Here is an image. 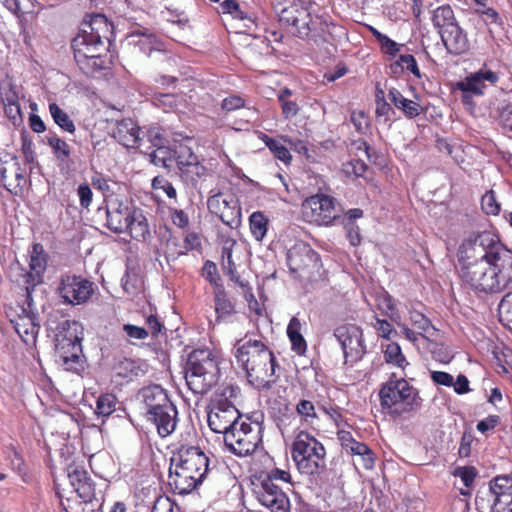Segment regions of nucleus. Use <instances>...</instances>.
Returning <instances> with one entry per match:
<instances>
[{
    "label": "nucleus",
    "instance_id": "obj_1",
    "mask_svg": "<svg viewBox=\"0 0 512 512\" xmlns=\"http://www.w3.org/2000/svg\"><path fill=\"white\" fill-rule=\"evenodd\" d=\"M459 276L471 289L499 293L512 283V251L490 231L471 232L457 251Z\"/></svg>",
    "mask_w": 512,
    "mask_h": 512
},
{
    "label": "nucleus",
    "instance_id": "obj_2",
    "mask_svg": "<svg viewBox=\"0 0 512 512\" xmlns=\"http://www.w3.org/2000/svg\"><path fill=\"white\" fill-rule=\"evenodd\" d=\"M113 26L104 15L97 14L84 23L71 47L78 66L85 73H93L105 67L102 54L107 51L105 42H110Z\"/></svg>",
    "mask_w": 512,
    "mask_h": 512
},
{
    "label": "nucleus",
    "instance_id": "obj_3",
    "mask_svg": "<svg viewBox=\"0 0 512 512\" xmlns=\"http://www.w3.org/2000/svg\"><path fill=\"white\" fill-rule=\"evenodd\" d=\"M67 477L76 496H64L56 485V495L64 512H94L101 508L103 491L83 466L70 464Z\"/></svg>",
    "mask_w": 512,
    "mask_h": 512
},
{
    "label": "nucleus",
    "instance_id": "obj_4",
    "mask_svg": "<svg viewBox=\"0 0 512 512\" xmlns=\"http://www.w3.org/2000/svg\"><path fill=\"white\" fill-rule=\"evenodd\" d=\"M209 473V459L195 446H182L173 455L169 468V484L179 494L193 491Z\"/></svg>",
    "mask_w": 512,
    "mask_h": 512
},
{
    "label": "nucleus",
    "instance_id": "obj_5",
    "mask_svg": "<svg viewBox=\"0 0 512 512\" xmlns=\"http://www.w3.org/2000/svg\"><path fill=\"white\" fill-rule=\"evenodd\" d=\"M235 357L245 370L250 384L256 387L269 386L276 381L274 354L259 340H248L236 349Z\"/></svg>",
    "mask_w": 512,
    "mask_h": 512
},
{
    "label": "nucleus",
    "instance_id": "obj_6",
    "mask_svg": "<svg viewBox=\"0 0 512 512\" xmlns=\"http://www.w3.org/2000/svg\"><path fill=\"white\" fill-rule=\"evenodd\" d=\"M184 370L186 384L195 394L207 393L219 379L218 362L208 349L193 350Z\"/></svg>",
    "mask_w": 512,
    "mask_h": 512
},
{
    "label": "nucleus",
    "instance_id": "obj_7",
    "mask_svg": "<svg viewBox=\"0 0 512 512\" xmlns=\"http://www.w3.org/2000/svg\"><path fill=\"white\" fill-rule=\"evenodd\" d=\"M326 451L321 442L300 431L292 445V458L301 474L318 476L326 470Z\"/></svg>",
    "mask_w": 512,
    "mask_h": 512
},
{
    "label": "nucleus",
    "instance_id": "obj_8",
    "mask_svg": "<svg viewBox=\"0 0 512 512\" xmlns=\"http://www.w3.org/2000/svg\"><path fill=\"white\" fill-rule=\"evenodd\" d=\"M383 409H387L391 415L399 416L418 409L422 399L418 391L404 378L390 379L379 392Z\"/></svg>",
    "mask_w": 512,
    "mask_h": 512
},
{
    "label": "nucleus",
    "instance_id": "obj_9",
    "mask_svg": "<svg viewBox=\"0 0 512 512\" xmlns=\"http://www.w3.org/2000/svg\"><path fill=\"white\" fill-rule=\"evenodd\" d=\"M29 257V270H26L16 261L11 264L9 271L11 280L25 289L28 300L34 288L44 281L43 275L47 267V254L44 252L43 246L36 243L32 246Z\"/></svg>",
    "mask_w": 512,
    "mask_h": 512
},
{
    "label": "nucleus",
    "instance_id": "obj_10",
    "mask_svg": "<svg viewBox=\"0 0 512 512\" xmlns=\"http://www.w3.org/2000/svg\"><path fill=\"white\" fill-rule=\"evenodd\" d=\"M512 501V475H498L481 486L476 493L475 505L479 512H487L494 506Z\"/></svg>",
    "mask_w": 512,
    "mask_h": 512
},
{
    "label": "nucleus",
    "instance_id": "obj_11",
    "mask_svg": "<svg viewBox=\"0 0 512 512\" xmlns=\"http://www.w3.org/2000/svg\"><path fill=\"white\" fill-rule=\"evenodd\" d=\"M260 434L261 426L259 423L242 420L235 429L228 431L224 443L232 453L244 457L252 454L261 443Z\"/></svg>",
    "mask_w": 512,
    "mask_h": 512
},
{
    "label": "nucleus",
    "instance_id": "obj_12",
    "mask_svg": "<svg viewBox=\"0 0 512 512\" xmlns=\"http://www.w3.org/2000/svg\"><path fill=\"white\" fill-rule=\"evenodd\" d=\"M76 322L64 320L57 327L58 332L55 335L56 353L63 362V365L68 371H75L80 366V355L82 347L80 339L77 335L69 333L71 325L76 326Z\"/></svg>",
    "mask_w": 512,
    "mask_h": 512
},
{
    "label": "nucleus",
    "instance_id": "obj_13",
    "mask_svg": "<svg viewBox=\"0 0 512 512\" xmlns=\"http://www.w3.org/2000/svg\"><path fill=\"white\" fill-rule=\"evenodd\" d=\"M303 214L317 225H329L340 215L336 200L322 193L307 198L302 204Z\"/></svg>",
    "mask_w": 512,
    "mask_h": 512
},
{
    "label": "nucleus",
    "instance_id": "obj_14",
    "mask_svg": "<svg viewBox=\"0 0 512 512\" xmlns=\"http://www.w3.org/2000/svg\"><path fill=\"white\" fill-rule=\"evenodd\" d=\"M334 336L340 343L346 363H356L366 353L362 329L353 324L339 326Z\"/></svg>",
    "mask_w": 512,
    "mask_h": 512
},
{
    "label": "nucleus",
    "instance_id": "obj_15",
    "mask_svg": "<svg viewBox=\"0 0 512 512\" xmlns=\"http://www.w3.org/2000/svg\"><path fill=\"white\" fill-rule=\"evenodd\" d=\"M208 210L220 218L230 228H237L241 224V208L237 198L232 194L218 192L207 200Z\"/></svg>",
    "mask_w": 512,
    "mask_h": 512
},
{
    "label": "nucleus",
    "instance_id": "obj_16",
    "mask_svg": "<svg viewBox=\"0 0 512 512\" xmlns=\"http://www.w3.org/2000/svg\"><path fill=\"white\" fill-rule=\"evenodd\" d=\"M58 292L64 303L82 304L92 296L93 283L81 276L64 275L61 277Z\"/></svg>",
    "mask_w": 512,
    "mask_h": 512
},
{
    "label": "nucleus",
    "instance_id": "obj_17",
    "mask_svg": "<svg viewBox=\"0 0 512 512\" xmlns=\"http://www.w3.org/2000/svg\"><path fill=\"white\" fill-rule=\"evenodd\" d=\"M240 418V413L235 405L224 399L218 401L208 413V425L213 432L221 433L225 438L228 431L235 429L239 424Z\"/></svg>",
    "mask_w": 512,
    "mask_h": 512
},
{
    "label": "nucleus",
    "instance_id": "obj_18",
    "mask_svg": "<svg viewBox=\"0 0 512 512\" xmlns=\"http://www.w3.org/2000/svg\"><path fill=\"white\" fill-rule=\"evenodd\" d=\"M256 498L270 512H290V500L284 486L270 481H260L255 490Z\"/></svg>",
    "mask_w": 512,
    "mask_h": 512
},
{
    "label": "nucleus",
    "instance_id": "obj_19",
    "mask_svg": "<svg viewBox=\"0 0 512 512\" xmlns=\"http://www.w3.org/2000/svg\"><path fill=\"white\" fill-rule=\"evenodd\" d=\"M280 23L294 28L292 33L299 38L309 36L311 15L303 1L298 0L284 7L278 14Z\"/></svg>",
    "mask_w": 512,
    "mask_h": 512
},
{
    "label": "nucleus",
    "instance_id": "obj_20",
    "mask_svg": "<svg viewBox=\"0 0 512 512\" xmlns=\"http://www.w3.org/2000/svg\"><path fill=\"white\" fill-rule=\"evenodd\" d=\"M498 75L490 70H480L470 76H467L464 80L456 83V88L462 92V102L464 104H472L474 96H481L486 88L485 81L492 84L496 83Z\"/></svg>",
    "mask_w": 512,
    "mask_h": 512
},
{
    "label": "nucleus",
    "instance_id": "obj_21",
    "mask_svg": "<svg viewBox=\"0 0 512 512\" xmlns=\"http://www.w3.org/2000/svg\"><path fill=\"white\" fill-rule=\"evenodd\" d=\"M177 409L176 406L170 402L162 406L159 410H155L149 414H145L148 421L152 422L157 432L161 437L170 435L177 425Z\"/></svg>",
    "mask_w": 512,
    "mask_h": 512
},
{
    "label": "nucleus",
    "instance_id": "obj_22",
    "mask_svg": "<svg viewBox=\"0 0 512 512\" xmlns=\"http://www.w3.org/2000/svg\"><path fill=\"white\" fill-rule=\"evenodd\" d=\"M132 213L133 211L129 206L117 200L110 201L105 210L107 228L115 233L127 231Z\"/></svg>",
    "mask_w": 512,
    "mask_h": 512
},
{
    "label": "nucleus",
    "instance_id": "obj_23",
    "mask_svg": "<svg viewBox=\"0 0 512 512\" xmlns=\"http://www.w3.org/2000/svg\"><path fill=\"white\" fill-rule=\"evenodd\" d=\"M139 132L138 125L132 119L127 118L116 122L112 136L124 147L136 149L141 141Z\"/></svg>",
    "mask_w": 512,
    "mask_h": 512
},
{
    "label": "nucleus",
    "instance_id": "obj_24",
    "mask_svg": "<svg viewBox=\"0 0 512 512\" xmlns=\"http://www.w3.org/2000/svg\"><path fill=\"white\" fill-rule=\"evenodd\" d=\"M440 37L449 54L461 55L470 49L467 33L459 24L451 26L447 31L441 34Z\"/></svg>",
    "mask_w": 512,
    "mask_h": 512
},
{
    "label": "nucleus",
    "instance_id": "obj_25",
    "mask_svg": "<svg viewBox=\"0 0 512 512\" xmlns=\"http://www.w3.org/2000/svg\"><path fill=\"white\" fill-rule=\"evenodd\" d=\"M317 260L318 254L304 243L294 245L287 253V264L293 273L305 269Z\"/></svg>",
    "mask_w": 512,
    "mask_h": 512
},
{
    "label": "nucleus",
    "instance_id": "obj_26",
    "mask_svg": "<svg viewBox=\"0 0 512 512\" xmlns=\"http://www.w3.org/2000/svg\"><path fill=\"white\" fill-rule=\"evenodd\" d=\"M138 397L141 399L145 406V414L159 410L162 406L172 402L169 399L166 390H164L159 385H152L142 388L138 393Z\"/></svg>",
    "mask_w": 512,
    "mask_h": 512
},
{
    "label": "nucleus",
    "instance_id": "obj_27",
    "mask_svg": "<svg viewBox=\"0 0 512 512\" xmlns=\"http://www.w3.org/2000/svg\"><path fill=\"white\" fill-rule=\"evenodd\" d=\"M11 323L23 342L29 344L35 341L39 332V324L33 314L25 313L23 309V315H18L16 319L11 320Z\"/></svg>",
    "mask_w": 512,
    "mask_h": 512
},
{
    "label": "nucleus",
    "instance_id": "obj_28",
    "mask_svg": "<svg viewBox=\"0 0 512 512\" xmlns=\"http://www.w3.org/2000/svg\"><path fill=\"white\" fill-rule=\"evenodd\" d=\"M388 98L407 118H415L423 111L420 104L405 98L396 88L389 90Z\"/></svg>",
    "mask_w": 512,
    "mask_h": 512
},
{
    "label": "nucleus",
    "instance_id": "obj_29",
    "mask_svg": "<svg viewBox=\"0 0 512 512\" xmlns=\"http://www.w3.org/2000/svg\"><path fill=\"white\" fill-rule=\"evenodd\" d=\"M434 28L441 35L451 26L458 24L454 11L449 5H443L434 10L432 15Z\"/></svg>",
    "mask_w": 512,
    "mask_h": 512
},
{
    "label": "nucleus",
    "instance_id": "obj_30",
    "mask_svg": "<svg viewBox=\"0 0 512 512\" xmlns=\"http://www.w3.org/2000/svg\"><path fill=\"white\" fill-rule=\"evenodd\" d=\"M287 335L291 342V347L298 355H304L307 349V343L301 334V322L297 317H292L288 327Z\"/></svg>",
    "mask_w": 512,
    "mask_h": 512
},
{
    "label": "nucleus",
    "instance_id": "obj_31",
    "mask_svg": "<svg viewBox=\"0 0 512 512\" xmlns=\"http://www.w3.org/2000/svg\"><path fill=\"white\" fill-rule=\"evenodd\" d=\"M127 231L135 240H146L150 236L146 217L141 212L133 211L131 218L129 219V227L127 228Z\"/></svg>",
    "mask_w": 512,
    "mask_h": 512
},
{
    "label": "nucleus",
    "instance_id": "obj_32",
    "mask_svg": "<svg viewBox=\"0 0 512 512\" xmlns=\"http://www.w3.org/2000/svg\"><path fill=\"white\" fill-rule=\"evenodd\" d=\"M122 287L129 296L138 295L143 289V279L138 269L127 266L126 272L122 277Z\"/></svg>",
    "mask_w": 512,
    "mask_h": 512
},
{
    "label": "nucleus",
    "instance_id": "obj_33",
    "mask_svg": "<svg viewBox=\"0 0 512 512\" xmlns=\"http://www.w3.org/2000/svg\"><path fill=\"white\" fill-rule=\"evenodd\" d=\"M114 370L118 376L128 379L144 374V370L140 367L138 362L128 358L119 360L115 364Z\"/></svg>",
    "mask_w": 512,
    "mask_h": 512
},
{
    "label": "nucleus",
    "instance_id": "obj_34",
    "mask_svg": "<svg viewBox=\"0 0 512 512\" xmlns=\"http://www.w3.org/2000/svg\"><path fill=\"white\" fill-rule=\"evenodd\" d=\"M410 322L419 331V334L426 339H430L436 333L431 321L420 312H410Z\"/></svg>",
    "mask_w": 512,
    "mask_h": 512
},
{
    "label": "nucleus",
    "instance_id": "obj_35",
    "mask_svg": "<svg viewBox=\"0 0 512 512\" xmlns=\"http://www.w3.org/2000/svg\"><path fill=\"white\" fill-rule=\"evenodd\" d=\"M215 311L218 318L229 316L235 312L234 304L227 298L225 290L222 286L215 289Z\"/></svg>",
    "mask_w": 512,
    "mask_h": 512
},
{
    "label": "nucleus",
    "instance_id": "obj_36",
    "mask_svg": "<svg viewBox=\"0 0 512 512\" xmlns=\"http://www.w3.org/2000/svg\"><path fill=\"white\" fill-rule=\"evenodd\" d=\"M49 112L54 122L64 131L74 133L76 130L74 122L69 115L62 110L56 103L49 104Z\"/></svg>",
    "mask_w": 512,
    "mask_h": 512
},
{
    "label": "nucleus",
    "instance_id": "obj_37",
    "mask_svg": "<svg viewBox=\"0 0 512 512\" xmlns=\"http://www.w3.org/2000/svg\"><path fill=\"white\" fill-rule=\"evenodd\" d=\"M149 157L151 163L154 165L170 169L174 161V151L166 146H158L150 153Z\"/></svg>",
    "mask_w": 512,
    "mask_h": 512
},
{
    "label": "nucleus",
    "instance_id": "obj_38",
    "mask_svg": "<svg viewBox=\"0 0 512 512\" xmlns=\"http://www.w3.org/2000/svg\"><path fill=\"white\" fill-rule=\"evenodd\" d=\"M261 140L266 144V146L277 159L283 161L284 163H288L291 160V155L288 148L279 140L273 139L266 134L262 135Z\"/></svg>",
    "mask_w": 512,
    "mask_h": 512
},
{
    "label": "nucleus",
    "instance_id": "obj_39",
    "mask_svg": "<svg viewBox=\"0 0 512 512\" xmlns=\"http://www.w3.org/2000/svg\"><path fill=\"white\" fill-rule=\"evenodd\" d=\"M384 359L386 363L396 365L402 369L408 365L405 356L402 354L400 346L395 343H389L384 349Z\"/></svg>",
    "mask_w": 512,
    "mask_h": 512
},
{
    "label": "nucleus",
    "instance_id": "obj_40",
    "mask_svg": "<svg viewBox=\"0 0 512 512\" xmlns=\"http://www.w3.org/2000/svg\"><path fill=\"white\" fill-rule=\"evenodd\" d=\"M250 230L256 240L260 241L267 232L268 219L262 212H254L249 218Z\"/></svg>",
    "mask_w": 512,
    "mask_h": 512
},
{
    "label": "nucleus",
    "instance_id": "obj_41",
    "mask_svg": "<svg viewBox=\"0 0 512 512\" xmlns=\"http://www.w3.org/2000/svg\"><path fill=\"white\" fill-rule=\"evenodd\" d=\"M133 36L140 37L136 42V46L139 47V49L147 56H150L153 51L160 50V42L153 34L137 31Z\"/></svg>",
    "mask_w": 512,
    "mask_h": 512
},
{
    "label": "nucleus",
    "instance_id": "obj_42",
    "mask_svg": "<svg viewBox=\"0 0 512 512\" xmlns=\"http://www.w3.org/2000/svg\"><path fill=\"white\" fill-rule=\"evenodd\" d=\"M118 401L114 394L106 393L99 396L95 412L103 417L110 416L116 409Z\"/></svg>",
    "mask_w": 512,
    "mask_h": 512
},
{
    "label": "nucleus",
    "instance_id": "obj_43",
    "mask_svg": "<svg viewBox=\"0 0 512 512\" xmlns=\"http://www.w3.org/2000/svg\"><path fill=\"white\" fill-rule=\"evenodd\" d=\"M181 176L192 184H196L198 179L203 177L206 173V168L200 163L199 159L186 167H181Z\"/></svg>",
    "mask_w": 512,
    "mask_h": 512
},
{
    "label": "nucleus",
    "instance_id": "obj_44",
    "mask_svg": "<svg viewBox=\"0 0 512 512\" xmlns=\"http://www.w3.org/2000/svg\"><path fill=\"white\" fill-rule=\"evenodd\" d=\"M500 321L512 331V292L507 293L498 306Z\"/></svg>",
    "mask_w": 512,
    "mask_h": 512
},
{
    "label": "nucleus",
    "instance_id": "obj_45",
    "mask_svg": "<svg viewBox=\"0 0 512 512\" xmlns=\"http://www.w3.org/2000/svg\"><path fill=\"white\" fill-rule=\"evenodd\" d=\"M48 144L52 148L56 159L62 163L67 162L70 156V147L62 139L57 136L48 138Z\"/></svg>",
    "mask_w": 512,
    "mask_h": 512
},
{
    "label": "nucleus",
    "instance_id": "obj_46",
    "mask_svg": "<svg viewBox=\"0 0 512 512\" xmlns=\"http://www.w3.org/2000/svg\"><path fill=\"white\" fill-rule=\"evenodd\" d=\"M222 256L223 258L225 256L227 258V265H225L224 268L227 269L230 280L235 282L239 287H241L244 292L250 291L251 288L249 286V283L247 281L242 280L236 272L235 265L232 261L231 251L229 249L224 248Z\"/></svg>",
    "mask_w": 512,
    "mask_h": 512
},
{
    "label": "nucleus",
    "instance_id": "obj_47",
    "mask_svg": "<svg viewBox=\"0 0 512 512\" xmlns=\"http://www.w3.org/2000/svg\"><path fill=\"white\" fill-rule=\"evenodd\" d=\"M290 479L291 476L289 472L278 468H274L267 473H263L259 477V481H270L273 483H278L279 481H282L284 483V488L288 490H290L291 485Z\"/></svg>",
    "mask_w": 512,
    "mask_h": 512
},
{
    "label": "nucleus",
    "instance_id": "obj_48",
    "mask_svg": "<svg viewBox=\"0 0 512 512\" xmlns=\"http://www.w3.org/2000/svg\"><path fill=\"white\" fill-rule=\"evenodd\" d=\"M376 300L378 309L381 310L382 313L388 316L392 321L397 322V318L399 316L395 311L392 297L387 293H383L380 294Z\"/></svg>",
    "mask_w": 512,
    "mask_h": 512
},
{
    "label": "nucleus",
    "instance_id": "obj_49",
    "mask_svg": "<svg viewBox=\"0 0 512 512\" xmlns=\"http://www.w3.org/2000/svg\"><path fill=\"white\" fill-rule=\"evenodd\" d=\"M174 158L178 168L186 167L198 159L197 155L193 153L191 148L187 146H179L178 150L174 151Z\"/></svg>",
    "mask_w": 512,
    "mask_h": 512
},
{
    "label": "nucleus",
    "instance_id": "obj_50",
    "mask_svg": "<svg viewBox=\"0 0 512 512\" xmlns=\"http://www.w3.org/2000/svg\"><path fill=\"white\" fill-rule=\"evenodd\" d=\"M482 210L488 215H497L500 211V205L496 201L493 190L487 191L481 199Z\"/></svg>",
    "mask_w": 512,
    "mask_h": 512
},
{
    "label": "nucleus",
    "instance_id": "obj_51",
    "mask_svg": "<svg viewBox=\"0 0 512 512\" xmlns=\"http://www.w3.org/2000/svg\"><path fill=\"white\" fill-rule=\"evenodd\" d=\"M477 474V470L473 466L458 467L454 471V475L459 476L466 487L472 485Z\"/></svg>",
    "mask_w": 512,
    "mask_h": 512
},
{
    "label": "nucleus",
    "instance_id": "obj_52",
    "mask_svg": "<svg viewBox=\"0 0 512 512\" xmlns=\"http://www.w3.org/2000/svg\"><path fill=\"white\" fill-rule=\"evenodd\" d=\"M21 142H22V153L25 157L26 162L33 163L35 161V152L33 148V142L28 133L23 132L21 134Z\"/></svg>",
    "mask_w": 512,
    "mask_h": 512
},
{
    "label": "nucleus",
    "instance_id": "obj_53",
    "mask_svg": "<svg viewBox=\"0 0 512 512\" xmlns=\"http://www.w3.org/2000/svg\"><path fill=\"white\" fill-rule=\"evenodd\" d=\"M245 107V100L238 95H230L223 99L221 108L226 112H231Z\"/></svg>",
    "mask_w": 512,
    "mask_h": 512
},
{
    "label": "nucleus",
    "instance_id": "obj_54",
    "mask_svg": "<svg viewBox=\"0 0 512 512\" xmlns=\"http://www.w3.org/2000/svg\"><path fill=\"white\" fill-rule=\"evenodd\" d=\"M367 164L361 159H352L346 164L345 171L348 174H353L356 177H362L367 171Z\"/></svg>",
    "mask_w": 512,
    "mask_h": 512
},
{
    "label": "nucleus",
    "instance_id": "obj_55",
    "mask_svg": "<svg viewBox=\"0 0 512 512\" xmlns=\"http://www.w3.org/2000/svg\"><path fill=\"white\" fill-rule=\"evenodd\" d=\"M202 276L211 284H217L219 276L216 264L210 260H207L202 268ZM217 286L218 285H216V287Z\"/></svg>",
    "mask_w": 512,
    "mask_h": 512
},
{
    "label": "nucleus",
    "instance_id": "obj_56",
    "mask_svg": "<svg viewBox=\"0 0 512 512\" xmlns=\"http://www.w3.org/2000/svg\"><path fill=\"white\" fill-rule=\"evenodd\" d=\"M296 411L299 415L306 418H316L315 407L311 401L301 400L297 406Z\"/></svg>",
    "mask_w": 512,
    "mask_h": 512
},
{
    "label": "nucleus",
    "instance_id": "obj_57",
    "mask_svg": "<svg viewBox=\"0 0 512 512\" xmlns=\"http://www.w3.org/2000/svg\"><path fill=\"white\" fill-rule=\"evenodd\" d=\"M431 379L435 384L450 387L454 384L453 376L443 371H431Z\"/></svg>",
    "mask_w": 512,
    "mask_h": 512
},
{
    "label": "nucleus",
    "instance_id": "obj_58",
    "mask_svg": "<svg viewBox=\"0 0 512 512\" xmlns=\"http://www.w3.org/2000/svg\"><path fill=\"white\" fill-rule=\"evenodd\" d=\"M151 512H173V502L166 496H159L154 501Z\"/></svg>",
    "mask_w": 512,
    "mask_h": 512
},
{
    "label": "nucleus",
    "instance_id": "obj_59",
    "mask_svg": "<svg viewBox=\"0 0 512 512\" xmlns=\"http://www.w3.org/2000/svg\"><path fill=\"white\" fill-rule=\"evenodd\" d=\"M77 193L80 199L82 207L88 208L92 202V190L88 184H81L77 189Z\"/></svg>",
    "mask_w": 512,
    "mask_h": 512
},
{
    "label": "nucleus",
    "instance_id": "obj_60",
    "mask_svg": "<svg viewBox=\"0 0 512 512\" xmlns=\"http://www.w3.org/2000/svg\"><path fill=\"white\" fill-rule=\"evenodd\" d=\"M123 330L126 332V334L130 338L139 339V340L145 339L149 334L148 330H146L145 328L139 327L136 325H132V324H125L123 326Z\"/></svg>",
    "mask_w": 512,
    "mask_h": 512
},
{
    "label": "nucleus",
    "instance_id": "obj_61",
    "mask_svg": "<svg viewBox=\"0 0 512 512\" xmlns=\"http://www.w3.org/2000/svg\"><path fill=\"white\" fill-rule=\"evenodd\" d=\"M500 422V417L497 415H490L487 418L481 420L477 424V430L481 433H485L489 430H493Z\"/></svg>",
    "mask_w": 512,
    "mask_h": 512
},
{
    "label": "nucleus",
    "instance_id": "obj_62",
    "mask_svg": "<svg viewBox=\"0 0 512 512\" xmlns=\"http://www.w3.org/2000/svg\"><path fill=\"white\" fill-rule=\"evenodd\" d=\"M374 328L377 330L378 334L386 339H390L391 334L394 332L391 324L384 320L376 318L374 323Z\"/></svg>",
    "mask_w": 512,
    "mask_h": 512
},
{
    "label": "nucleus",
    "instance_id": "obj_63",
    "mask_svg": "<svg viewBox=\"0 0 512 512\" xmlns=\"http://www.w3.org/2000/svg\"><path fill=\"white\" fill-rule=\"evenodd\" d=\"M147 138L149 142L154 147H162L165 146V138L164 135L159 128H151L147 131Z\"/></svg>",
    "mask_w": 512,
    "mask_h": 512
},
{
    "label": "nucleus",
    "instance_id": "obj_64",
    "mask_svg": "<svg viewBox=\"0 0 512 512\" xmlns=\"http://www.w3.org/2000/svg\"><path fill=\"white\" fill-rule=\"evenodd\" d=\"M501 126L509 132H512V106L503 109L499 115Z\"/></svg>",
    "mask_w": 512,
    "mask_h": 512
}]
</instances>
